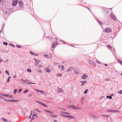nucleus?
<instances>
[{
  "label": "nucleus",
  "instance_id": "obj_58",
  "mask_svg": "<svg viewBox=\"0 0 122 122\" xmlns=\"http://www.w3.org/2000/svg\"><path fill=\"white\" fill-rule=\"evenodd\" d=\"M1 71L0 70V74H1Z\"/></svg>",
  "mask_w": 122,
  "mask_h": 122
},
{
  "label": "nucleus",
  "instance_id": "obj_4",
  "mask_svg": "<svg viewBox=\"0 0 122 122\" xmlns=\"http://www.w3.org/2000/svg\"><path fill=\"white\" fill-rule=\"evenodd\" d=\"M24 83H25L26 84H32V83L29 80H25V81ZM33 84H35V83H33Z\"/></svg>",
  "mask_w": 122,
  "mask_h": 122
},
{
  "label": "nucleus",
  "instance_id": "obj_12",
  "mask_svg": "<svg viewBox=\"0 0 122 122\" xmlns=\"http://www.w3.org/2000/svg\"><path fill=\"white\" fill-rule=\"evenodd\" d=\"M108 112H120L119 111H117V110H110L107 111Z\"/></svg>",
  "mask_w": 122,
  "mask_h": 122
},
{
  "label": "nucleus",
  "instance_id": "obj_17",
  "mask_svg": "<svg viewBox=\"0 0 122 122\" xmlns=\"http://www.w3.org/2000/svg\"><path fill=\"white\" fill-rule=\"evenodd\" d=\"M0 95H2L4 96L5 97H10V95L5 94H0Z\"/></svg>",
  "mask_w": 122,
  "mask_h": 122
},
{
  "label": "nucleus",
  "instance_id": "obj_52",
  "mask_svg": "<svg viewBox=\"0 0 122 122\" xmlns=\"http://www.w3.org/2000/svg\"><path fill=\"white\" fill-rule=\"evenodd\" d=\"M39 72L40 73H41V70H39Z\"/></svg>",
  "mask_w": 122,
  "mask_h": 122
},
{
  "label": "nucleus",
  "instance_id": "obj_60",
  "mask_svg": "<svg viewBox=\"0 0 122 122\" xmlns=\"http://www.w3.org/2000/svg\"><path fill=\"white\" fill-rule=\"evenodd\" d=\"M83 84L82 83V85H81V86H83Z\"/></svg>",
  "mask_w": 122,
  "mask_h": 122
},
{
  "label": "nucleus",
  "instance_id": "obj_54",
  "mask_svg": "<svg viewBox=\"0 0 122 122\" xmlns=\"http://www.w3.org/2000/svg\"><path fill=\"white\" fill-rule=\"evenodd\" d=\"M62 109V110H64V111H66V109Z\"/></svg>",
  "mask_w": 122,
  "mask_h": 122
},
{
  "label": "nucleus",
  "instance_id": "obj_30",
  "mask_svg": "<svg viewBox=\"0 0 122 122\" xmlns=\"http://www.w3.org/2000/svg\"><path fill=\"white\" fill-rule=\"evenodd\" d=\"M20 81L22 82H23L24 83L25 81V80H23V79H20Z\"/></svg>",
  "mask_w": 122,
  "mask_h": 122
},
{
  "label": "nucleus",
  "instance_id": "obj_29",
  "mask_svg": "<svg viewBox=\"0 0 122 122\" xmlns=\"http://www.w3.org/2000/svg\"><path fill=\"white\" fill-rule=\"evenodd\" d=\"M30 53L31 54H33V55H35L36 56H37L38 55H36L35 53H33V52H30Z\"/></svg>",
  "mask_w": 122,
  "mask_h": 122
},
{
  "label": "nucleus",
  "instance_id": "obj_3",
  "mask_svg": "<svg viewBox=\"0 0 122 122\" xmlns=\"http://www.w3.org/2000/svg\"><path fill=\"white\" fill-rule=\"evenodd\" d=\"M60 115L61 116H63L64 117H67L71 119L74 118L73 117L69 115H64L61 114H60Z\"/></svg>",
  "mask_w": 122,
  "mask_h": 122
},
{
  "label": "nucleus",
  "instance_id": "obj_20",
  "mask_svg": "<svg viewBox=\"0 0 122 122\" xmlns=\"http://www.w3.org/2000/svg\"><path fill=\"white\" fill-rule=\"evenodd\" d=\"M35 117H37V116L36 115H34L33 116H32V118L31 119V121H30V122H31V121L34 119L35 118Z\"/></svg>",
  "mask_w": 122,
  "mask_h": 122
},
{
  "label": "nucleus",
  "instance_id": "obj_27",
  "mask_svg": "<svg viewBox=\"0 0 122 122\" xmlns=\"http://www.w3.org/2000/svg\"><path fill=\"white\" fill-rule=\"evenodd\" d=\"M44 56L46 57L47 58H50L46 54H45L44 55Z\"/></svg>",
  "mask_w": 122,
  "mask_h": 122
},
{
  "label": "nucleus",
  "instance_id": "obj_11",
  "mask_svg": "<svg viewBox=\"0 0 122 122\" xmlns=\"http://www.w3.org/2000/svg\"><path fill=\"white\" fill-rule=\"evenodd\" d=\"M45 111L46 112H47L49 113H51V114H54V112H53L52 111H51L50 110H45Z\"/></svg>",
  "mask_w": 122,
  "mask_h": 122
},
{
  "label": "nucleus",
  "instance_id": "obj_7",
  "mask_svg": "<svg viewBox=\"0 0 122 122\" xmlns=\"http://www.w3.org/2000/svg\"><path fill=\"white\" fill-rule=\"evenodd\" d=\"M36 102L37 103H38L40 104H41V105H42L43 106H44L45 107H48V106L46 105L45 104L41 102H40L39 101H36Z\"/></svg>",
  "mask_w": 122,
  "mask_h": 122
},
{
  "label": "nucleus",
  "instance_id": "obj_31",
  "mask_svg": "<svg viewBox=\"0 0 122 122\" xmlns=\"http://www.w3.org/2000/svg\"><path fill=\"white\" fill-rule=\"evenodd\" d=\"M27 71L29 72H31V69H28L27 70Z\"/></svg>",
  "mask_w": 122,
  "mask_h": 122
},
{
  "label": "nucleus",
  "instance_id": "obj_10",
  "mask_svg": "<svg viewBox=\"0 0 122 122\" xmlns=\"http://www.w3.org/2000/svg\"><path fill=\"white\" fill-rule=\"evenodd\" d=\"M87 77V76L86 74H84L81 77L83 79H86Z\"/></svg>",
  "mask_w": 122,
  "mask_h": 122
},
{
  "label": "nucleus",
  "instance_id": "obj_38",
  "mask_svg": "<svg viewBox=\"0 0 122 122\" xmlns=\"http://www.w3.org/2000/svg\"><path fill=\"white\" fill-rule=\"evenodd\" d=\"M17 89H15L14 90V93L15 94H16V92L17 91Z\"/></svg>",
  "mask_w": 122,
  "mask_h": 122
},
{
  "label": "nucleus",
  "instance_id": "obj_25",
  "mask_svg": "<svg viewBox=\"0 0 122 122\" xmlns=\"http://www.w3.org/2000/svg\"><path fill=\"white\" fill-rule=\"evenodd\" d=\"M118 61L119 63L121 64L122 65V61L121 60L119 59H118Z\"/></svg>",
  "mask_w": 122,
  "mask_h": 122
},
{
  "label": "nucleus",
  "instance_id": "obj_50",
  "mask_svg": "<svg viewBox=\"0 0 122 122\" xmlns=\"http://www.w3.org/2000/svg\"><path fill=\"white\" fill-rule=\"evenodd\" d=\"M16 77V75H15L14 76L13 78H15Z\"/></svg>",
  "mask_w": 122,
  "mask_h": 122
},
{
  "label": "nucleus",
  "instance_id": "obj_16",
  "mask_svg": "<svg viewBox=\"0 0 122 122\" xmlns=\"http://www.w3.org/2000/svg\"><path fill=\"white\" fill-rule=\"evenodd\" d=\"M19 4L20 5L22 6L23 5V3L22 1L20 0L19 1Z\"/></svg>",
  "mask_w": 122,
  "mask_h": 122
},
{
  "label": "nucleus",
  "instance_id": "obj_15",
  "mask_svg": "<svg viewBox=\"0 0 122 122\" xmlns=\"http://www.w3.org/2000/svg\"><path fill=\"white\" fill-rule=\"evenodd\" d=\"M60 113H61L63 114H69L70 113L64 112H60Z\"/></svg>",
  "mask_w": 122,
  "mask_h": 122
},
{
  "label": "nucleus",
  "instance_id": "obj_37",
  "mask_svg": "<svg viewBox=\"0 0 122 122\" xmlns=\"http://www.w3.org/2000/svg\"><path fill=\"white\" fill-rule=\"evenodd\" d=\"M3 44L5 45H8V44L7 42H4L3 43Z\"/></svg>",
  "mask_w": 122,
  "mask_h": 122
},
{
  "label": "nucleus",
  "instance_id": "obj_18",
  "mask_svg": "<svg viewBox=\"0 0 122 122\" xmlns=\"http://www.w3.org/2000/svg\"><path fill=\"white\" fill-rule=\"evenodd\" d=\"M8 101H9V102H17L18 101V100H13V99H11V100H9Z\"/></svg>",
  "mask_w": 122,
  "mask_h": 122
},
{
  "label": "nucleus",
  "instance_id": "obj_2",
  "mask_svg": "<svg viewBox=\"0 0 122 122\" xmlns=\"http://www.w3.org/2000/svg\"><path fill=\"white\" fill-rule=\"evenodd\" d=\"M70 107L72 108L75 109H81V108L80 107H78L75 106L74 105H71L69 106Z\"/></svg>",
  "mask_w": 122,
  "mask_h": 122
},
{
  "label": "nucleus",
  "instance_id": "obj_28",
  "mask_svg": "<svg viewBox=\"0 0 122 122\" xmlns=\"http://www.w3.org/2000/svg\"><path fill=\"white\" fill-rule=\"evenodd\" d=\"M35 110H36V111L38 112H41V110L39 109H35Z\"/></svg>",
  "mask_w": 122,
  "mask_h": 122
},
{
  "label": "nucleus",
  "instance_id": "obj_6",
  "mask_svg": "<svg viewBox=\"0 0 122 122\" xmlns=\"http://www.w3.org/2000/svg\"><path fill=\"white\" fill-rule=\"evenodd\" d=\"M58 44V43L56 42H53L52 44V47L53 48H54Z\"/></svg>",
  "mask_w": 122,
  "mask_h": 122
},
{
  "label": "nucleus",
  "instance_id": "obj_9",
  "mask_svg": "<svg viewBox=\"0 0 122 122\" xmlns=\"http://www.w3.org/2000/svg\"><path fill=\"white\" fill-rule=\"evenodd\" d=\"M45 70L47 72H50L51 70V69H49L48 68H46L45 69Z\"/></svg>",
  "mask_w": 122,
  "mask_h": 122
},
{
  "label": "nucleus",
  "instance_id": "obj_53",
  "mask_svg": "<svg viewBox=\"0 0 122 122\" xmlns=\"http://www.w3.org/2000/svg\"><path fill=\"white\" fill-rule=\"evenodd\" d=\"M58 67L59 68H61V66H58Z\"/></svg>",
  "mask_w": 122,
  "mask_h": 122
},
{
  "label": "nucleus",
  "instance_id": "obj_42",
  "mask_svg": "<svg viewBox=\"0 0 122 122\" xmlns=\"http://www.w3.org/2000/svg\"><path fill=\"white\" fill-rule=\"evenodd\" d=\"M5 71L6 73L8 74V75H9V73H8V71Z\"/></svg>",
  "mask_w": 122,
  "mask_h": 122
},
{
  "label": "nucleus",
  "instance_id": "obj_48",
  "mask_svg": "<svg viewBox=\"0 0 122 122\" xmlns=\"http://www.w3.org/2000/svg\"><path fill=\"white\" fill-rule=\"evenodd\" d=\"M9 81H10V80H9V79H8V80H7V82H9Z\"/></svg>",
  "mask_w": 122,
  "mask_h": 122
},
{
  "label": "nucleus",
  "instance_id": "obj_46",
  "mask_svg": "<svg viewBox=\"0 0 122 122\" xmlns=\"http://www.w3.org/2000/svg\"><path fill=\"white\" fill-rule=\"evenodd\" d=\"M22 90V89H20L19 91V92H21Z\"/></svg>",
  "mask_w": 122,
  "mask_h": 122
},
{
  "label": "nucleus",
  "instance_id": "obj_44",
  "mask_svg": "<svg viewBox=\"0 0 122 122\" xmlns=\"http://www.w3.org/2000/svg\"><path fill=\"white\" fill-rule=\"evenodd\" d=\"M75 73L76 74H79V73L78 72L76 71L75 72Z\"/></svg>",
  "mask_w": 122,
  "mask_h": 122
},
{
  "label": "nucleus",
  "instance_id": "obj_47",
  "mask_svg": "<svg viewBox=\"0 0 122 122\" xmlns=\"http://www.w3.org/2000/svg\"><path fill=\"white\" fill-rule=\"evenodd\" d=\"M11 45L13 47H15V46L14 45H13V44H11Z\"/></svg>",
  "mask_w": 122,
  "mask_h": 122
},
{
  "label": "nucleus",
  "instance_id": "obj_51",
  "mask_svg": "<svg viewBox=\"0 0 122 122\" xmlns=\"http://www.w3.org/2000/svg\"><path fill=\"white\" fill-rule=\"evenodd\" d=\"M54 122H57L56 121V120H54Z\"/></svg>",
  "mask_w": 122,
  "mask_h": 122
},
{
  "label": "nucleus",
  "instance_id": "obj_5",
  "mask_svg": "<svg viewBox=\"0 0 122 122\" xmlns=\"http://www.w3.org/2000/svg\"><path fill=\"white\" fill-rule=\"evenodd\" d=\"M18 0H13V3L12 4V5L13 6L16 5L17 3Z\"/></svg>",
  "mask_w": 122,
  "mask_h": 122
},
{
  "label": "nucleus",
  "instance_id": "obj_21",
  "mask_svg": "<svg viewBox=\"0 0 122 122\" xmlns=\"http://www.w3.org/2000/svg\"><path fill=\"white\" fill-rule=\"evenodd\" d=\"M58 93H61L63 92V90L61 89H58Z\"/></svg>",
  "mask_w": 122,
  "mask_h": 122
},
{
  "label": "nucleus",
  "instance_id": "obj_24",
  "mask_svg": "<svg viewBox=\"0 0 122 122\" xmlns=\"http://www.w3.org/2000/svg\"><path fill=\"white\" fill-rule=\"evenodd\" d=\"M106 97L107 98H109L110 99H112V97L111 96H107Z\"/></svg>",
  "mask_w": 122,
  "mask_h": 122
},
{
  "label": "nucleus",
  "instance_id": "obj_39",
  "mask_svg": "<svg viewBox=\"0 0 122 122\" xmlns=\"http://www.w3.org/2000/svg\"><path fill=\"white\" fill-rule=\"evenodd\" d=\"M57 75L59 76H62L61 74H57Z\"/></svg>",
  "mask_w": 122,
  "mask_h": 122
},
{
  "label": "nucleus",
  "instance_id": "obj_59",
  "mask_svg": "<svg viewBox=\"0 0 122 122\" xmlns=\"http://www.w3.org/2000/svg\"><path fill=\"white\" fill-rule=\"evenodd\" d=\"M10 76H9V78H8V79H9L10 78Z\"/></svg>",
  "mask_w": 122,
  "mask_h": 122
},
{
  "label": "nucleus",
  "instance_id": "obj_33",
  "mask_svg": "<svg viewBox=\"0 0 122 122\" xmlns=\"http://www.w3.org/2000/svg\"><path fill=\"white\" fill-rule=\"evenodd\" d=\"M92 116L95 118H97V117L94 115H92Z\"/></svg>",
  "mask_w": 122,
  "mask_h": 122
},
{
  "label": "nucleus",
  "instance_id": "obj_22",
  "mask_svg": "<svg viewBox=\"0 0 122 122\" xmlns=\"http://www.w3.org/2000/svg\"><path fill=\"white\" fill-rule=\"evenodd\" d=\"M1 119L2 120L4 121L5 122H7V120L4 118H2Z\"/></svg>",
  "mask_w": 122,
  "mask_h": 122
},
{
  "label": "nucleus",
  "instance_id": "obj_23",
  "mask_svg": "<svg viewBox=\"0 0 122 122\" xmlns=\"http://www.w3.org/2000/svg\"><path fill=\"white\" fill-rule=\"evenodd\" d=\"M118 93L119 94H122V90L118 91Z\"/></svg>",
  "mask_w": 122,
  "mask_h": 122
},
{
  "label": "nucleus",
  "instance_id": "obj_35",
  "mask_svg": "<svg viewBox=\"0 0 122 122\" xmlns=\"http://www.w3.org/2000/svg\"><path fill=\"white\" fill-rule=\"evenodd\" d=\"M88 91V90H87H87H86L84 92V94H86V93Z\"/></svg>",
  "mask_w": 122,
  "mask_h": 122
},
{
  "label": "nucleus",
  "instance_id": "obj_63",
  "mask_svg": "<svg viewBox=\"0 0 122 122\" xmlns=\"http://www.w3.org/2000/svg\"><path fill=\"white\" fill-rule=\"evenodd\" d=\"M1 2V0H0V3Z\"/></svg>",
  "mask_w": 122,
  "mask_h": 122
},
{
  "label": "nucleus",
  "instance_id": "obj_19",
  "mask_svg": "<svg viewBox=\"0 0 122 122\" xmlns=\"http://www.w3.org/2000/svg\"><path fill=\"white\" fill-rule=\"evenodd\" d=\"M34 89L37 92H40L43 93L44 92L43 91H42L41 90H38L36 89Z\"/></svg>",
  "mask_w": 122,
  "mask_h": 122
},
{
  "label": "nucleus",
  "instance_id": "obj_64",
  "mask_svg": "<svg viewBox=\"0 0 122 122\" xmlns=\"http://www.w3.org/2000/svg\"><path fill=\"white\" fill-rule=\"evenodd\" d=\"M121 75H122V73H121Z\"/></svg>",
  "mask_w": 122,
  "mask_h": 122
},
{
  "label": "nucleus",
  "instance_id": "obj_32",
  "mask_svg": "<svg viewBox=\"0 0 122 122\" xmlns=\"http://www.w3.org/2000/svg\"><path fill=\"white\" fill-rule=\"evenodd\" d=\"M102 116L103 117H108V115H103Z\"/></svg>",
  "mask_w": 122,
  "mask_h": 122
},
{
  "label": "nucleus",
  "instance_id": "obj_8",
  "mask_svg": "<svg viewBox=\"0 0 122 122\" xmlns=\"http://www.w3.org/2000/svg\"><path fill=\"white\" fill-rule=\"evenodd\" d=\"M110 17L111 18L114 20H116V18L113 14H111L110 15Z\"/></svg>",
  "mask_w": 122,
  "mask_h": 122
},
{
  "label": "nucleus",
  "instance_id": "obj_61",
  "mask_svg": "<svg viewBox=\"0 0 122 122\" xmlns=\"http://www.w3.org/2000/svg\"><path fill=\"white\" fill-rule=\"evenodd\" d=\"M32 114V111H31V115Z\"/></svg>",
  "mask_w": 122,
  "mask_h": 122
},
{
  "label": "nucleus",
  "instance_id": "obj_62",
  "mask_svg": "<svg viewBox=\"0 0 122 122\" xmlns=\"http://www.w3.org/2000/svg\"><path fill=\"white\" fill-rule=\"evenodd\" d=\"M30 116L29 117V118H30Z\"/></svg>",
  "mask_w": 122,
  "mask_h": 122
},
{
  "label": "nucleus",
  "instance_id": "obj_56",
  "mask_svg": "<svg viewBox=\"0 0 122 122\" xmlns=\"http://www.w3.org/2000/svg\"><path fill=\"white\" fill-rule=\"evenodd\" d=\"M9 100H5V101H8Z\"/></svg>",
  "mask_w": 122,
  "mask_h": 122
},
{
  "label": "nucleus",
  "instance_id": "obj_34",
  "mask_svg": "<svg viewBox=\"0 0 122 122\" xmlns=\"http://www.w3.org/2000/svg\"><path fill=\"white\" fill-rule=\"evenodd\" d=\"M61 70H64V67L63 66H61Z\"/></svg>",
  "mask_w": 122,
  "mask_h": 122
},
{
  "label": "nucleus",
  "instance_id": "obj_57",
  "mask_svg": "<svg viewBox=\"0 0 122 122\" xmlns=\"http://www.w3.org/2000/svg\"><path fill=\"white\" fill-rule=\"evenodd\" d=\"M2 61L1 60V59L0 58V62H1Z\"/></svg>",
  "mask_w": 122,
  "mask_h": 122
},
{
  "label": "nucleus",
  "instance_id": "obj_1",
  "mask_svg": "<svg viewBox=\"0 0 122 122\" xmlns=\"http://www.w3.org/2000/svg\"><path fill=\"white\" fill-rule=\"evenodd\" d=\"M104 32L106 33H109L112 31V30L111 28H107L105 29H104Z\"/></svg>",
  "mask_w": 122,
  "mask_h": 122
},
{
  "label": "nucleus",
  "instance_id": "obj_40",
  "mask_svg": "<svg viewBox=\"0 0 122 122\" xmlns=\"http://www.w3.org/2000/svg\"><path fill=\"white\" fill-rule=\"evenodd\" d=\"M28 91V90H26L24 92V93H25Z\"/></svg>",
  "mask_w": 122,
  "mask_h": 122
},
{
  "label": "nucleus",
  "instance_id": "obj_26",
  "mask_svg": "<svg viewBox=\"0 0 122 122\" xmlns=\"http://www.w3.org/2000/svg\"><path fill=\"white\" fill-rule=\"evenodd\" d=\"M107 47L108 48H109V49H112V46H111L110 45H108L107 46Z\"/></svg>",
  "mask_w": 122,
  "mask_h": 122
},
{
  "label": "nucleus",
  "instance_id": "obj_14",
  "mask_svg": "<svg viewBox=\"0 0 122 122\" xmlns=\"http://www.w3.org/2000/svg\"><path fill=\"white\" fill-rule=\"evenodd\" d=\"M35 66H36L37 65V64H38L40 62V61L36 60L35 61Z\"/></svg>",
  "mask_w": 122,
  "mask_h": 122
},
{
  "label": "nucleus",
  "instance_id": "obj_49",
  "mask_svg": "<svg viewBox=\"0 0 122 122\" xmlns=\"http://www.w3.org/2000/svg\"><path fill=\"white\" fill-rule=\"evenodd\" d=\"M96 62L97 63H99V64H100V63H99V62H98V61H96Z\"/></svg>",
  "mask_w": 122,
  "mask_h": 122
},
{
  "label": "nucleus",
  "instance_id": "obj_43",
  "mask_svg": "<svg viewBox=\"0 0 122 122\" xmlns=\"http://www.w3.org/2000/svg\"><path fill=\"white\" fill-rule=\"evenodd\" d=\"M98 22L100 24L102 25V23L100 21H98Z\"/></svg>",
  "mask_w": 122,
  "mask_h": 122
},
{
  "label": "nucleus",
  "instance_id": "obj_36",
  "mask_svg": "<svg viewBox=\"0 0 122 122\" xmlns=\"http://www.w3.org/2000/svg\"><path fill=\"white\" fill-rule=\"evenodd\" d=\"M16 46L18 48H20L21 47V46L19 45H17Z\"/></svg>",
  "mask_w": 122,
  "mask_h": 122
},
{
  "label": "nucleus",
  "instance_id": "obj_41",
  "mask_svg": "<svg viewBox=\"0 0 122 122\" xmlns=\"http://www.w3.org/2000/svg\"><path fill=\"white\" fill-rule=\"evenodd\" d=\"M86 82V81H81V82L82 83H85V82Z\"/></svg>",
  "mask_w": 122,
  "mask_h": 122
},
{
  "label": "nucleus",
  "instance_id": "obj_45",
  "mask_svg": "<svg viewBox=\"0 0 122 122\" xmlns=\"http://www.w3.org/2000/svg\"><path fill=\"white\" fill-rule=\"evenodd\" d=\"M28 96H29V97H31L32 96V94H29V95H28Z\"/></svg>",
  "mask_w": 122,
  "mask_h": 122
},
{
  "label": "nucleus",
  "instance_id": "obj_13",
  "mask_svg": "<svg viewBox=\"0 0 122 122\" xmlns=\"http://www.w3.org/2000/svg\"><path fill=\"white\" fill-rule=\"evenodd\" d=\"M50 116L52 117H57V115H56L50 114Z\"/></svg>",
  "mask_w": 122,
  "mask_h": 122
},
{
  "label": "nucleus",
  "instance_id": "obj_55",
  "mask_svg": "<svg viewBox=\"0 0 122 122\" xmlns=\"http://www.w3.org/2000/svg\"><path fill=\"white\" fill-rule=\"evenodd\" d=\"M107 64H105V66H107Z\"/></svg>",
  "mask_w": 122,
  "mask_h": 122
}]
</instances>
